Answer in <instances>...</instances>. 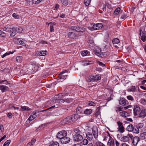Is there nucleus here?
<instances>
[{"instance_id":"nucleus-1","label":"nucleus","mask_w":146,"mask_h":146,"mask_svg":"<svg viewBox=\"0 0 146 146\" xmlns=\"http://www.w3.org/2000/svg\"><path fill=\"white\" fill-rule=\"evenodd\" d=\"M62 93L58 95H56L54 97V99H53V102L54 103L57 104H62L64 102H69V100L68 99H61L59 97L62 95Z\"/></svg>"},{"instance_id":"nucleus-2","label":"nucleus","mask_w":146,"mask_h":146,"mask_svg":"<svg viewBox=\"0 0 146 146\" xmlns=\"http://www.w3.org/2000/svg\"><path fill=\"white\" fill-rule=\"evenodd\" d=\"M67 135V132L64 130L59 131L57 134L56 137L58 139H61L64 136Z\"/></svg>"},{"instance_id":"nucleus-3","label":"nucleus","mask_w":146,"mask_h":146,"mask_svg":"<svg viewBox=\"0 0 146 146\" xmlns=\"http://www.w3.org/2000/svg\"><path fill=\"white\" fill-rule=\"evenodd\" d=\"M103 27L102 23H98L93 25L92 28L89 27V29L91 31L100 29Z\"/></svg>"},{"instance_id":"nucleus-4","label":"nucleus","mask_w":146,"mask_h":146,"mask_svg":"<svg viewBox=\"0 0 146 146\" xmlns=\"http://www.w3.org/2000/svg\"><path fill=\"white\" fill-rule=\"evenodd\" d=\"M133 136L130 134H128L126 136H124L121 137V141L123 142H128L129 140V138L131 139H132Z\"/></svg>"},{"instance_id":"nucleus-5","label":"nucleus","mask_w":146,"mask_h":146,"mask_svg":"<svg viewBox=\"0 0 146 146\" xmlns=\"http://www.w3.org/2000/svg\"><path fill=\"white\" fill-rule=\"evenodd\" d=\"M74 140L75 141H79L83 139L82 136L80 134H76L73 136Z\"/></svg>"},{"instance_id":"nucleus-6","label":"nucleus","mask_w":146,"mask_h":146,"mask_svg":"<svg viewBox=\"0 0 146 146\" xmlns=\"http://www.w3.org/2000/svg\"><path fill=\"white\" fill-rule=\"evenodd\" d=\"M140 35L141 40L143 42L146 40V32L145 31L141 32V30L140 29Z\"/></svg>"},{"instance_id":"nucleus-7","label":"nucleus","mask_w":146,"mask_h":146,"mask_svg":"<svg viewBox=\"0 0 146 146\" xmlns=\"http://www.w3.org/2000/svg\"><path fill=\"white\" fill-rule=\"evenodd\" d=\"M60 140L62 143L66 144L69 142L70 140V138L69 137L66 136L60 139Z\"/></svg>"},{"instance_id":"nucleus-8","label":"nucleus","mask_w":146,"mask_h":146,"mask_svg":"<svg viewBox=\"0 0 146 146\" xmlns=\"http://www.w3.org/2000/svg\"><path fill=\"white\" fill-rule=\"evenodd\" d=\"M118 126V131L121 133H123L124 131V128L122 125V123L119 121L117 122Z\"/></svg>"},{"instance_id":"nucleus-9","label":"nucleus","mask_w":146,"mask_h":146,"mask_svg":"<svg viewBox=\"0 0 146 146\" xmlns=\"http://www.w3.org/2000/svg\"><path fill=\"white\" fill-rule=\"evenodd\" d=\"M141 111V109L139 106H135L134 107L133 111L134 114L136 115L139 114Z\"/></svg>"},{"instance_id":"nucleus-10","label":"nucleus","mask_w":146,"mask_h":146,"mask_svg":"<svg viewBox=\"0 0 146 146\" xmlns=\"http://www.w3.org/2000/svg\"><path fill=\"white\" fill-rule=\"evenodd\" d=\"M9 31L11 36H14L17 33L15 27H14L13 28H10L9 29Z\"/></svg>"},{"instance_id":"nucleus-11","label":"nucleus","mask_w":146,"mask_h":146,"mask_svg":"<svg viewBox=\"0 0 146 146\" xmlns=\"http://www.w3.org/2000/svg\"><path fill=\"white\" fill-rule=\"evenodd\" d=\"M132 140V143L134 145H136L140 140L139 138L137 136L133 137Z\"/></svg>"},{"instance_id":"nucleus-12","label":"nucleus","mask_w":146,"mask_h":146,"mask_svg":"<svg viewBox=\"0 0 146 146\" xmlns=\"http://www.w3.org/2000/svg\"><path fill=\"white\" fill-rule=\"evenodd\" d=\"M63 121L64 123L66 124H68L73 122L70 116H68L64 119Z\"/></svg>"},{"instance_id":"nucleus-13","label":"nucleus","mask_w":146,"mask_h":146,"mask_svg":"<svg viewBox=\"0 0 146 146\" xmlns=\"http://www.w3.org/2000/svg\"><path fill=\"white\" fill-rule=\"evenodd\" d=\"M146 115V110L143 109L140 113H139V117H144Z\"/></svg>"},{"instance_id":"nucleus-14","label":"nucleus","mask_w":146,"mask_h":146,"mask_svg":"<svg viewBox=\"0 0 146 146\" xmlns=\"http://www.w3.org/2000/svg\"><path fill=\"white\" fill-rule=\"evenodd\" d=\"M93 135L94 136L95 138L96 139L98 138V133L97 128H96L92 129Z\"/></svg>"},{"instance_id":"nucleus-15","label":"nucleus","mask_w":146,"mask_h":146,"mask_svg":"<svg viewBox=\"0 0 146 146\" xmlns=\"http://www.w3.org/2000/svg\"><path fill=\"white\" fill-rule=\"evenodd\" d=\"M16 40H17L16 41L18 44L22 45L23 46L25 45V40H24L21 39L20 38H17Z\"/></svg>"},{"instance_id":"nucleus-16","label":"nucleus","mask_w":146,"mask_h":146,"mask_svg":"<svg viewBox=\"0 0 146 146\" xmlns=\"http://www.w3.org/2000/svg\"><path fill=\"white\" fill-rule=\"evenodd\" d=\"M9 89V88L6 86L0 85V90L2 92L7 91Z\"/></svg>"},{"instance_id":"nucleus-17","label":"nucleus","mask_w":146,"mask_h":146,"mask_svg":"<svg viewBox=\"0 0 146 146\" xmlns=\"http://www.w3.org/2000/svg\"><path fill=\"white\" fill-rule=\"evenodd\" d=\"M107 145L108 146H114V141L111 137L108 141Z\"/></svg>"},{"instance_id":"nucleus-18","label":"nucleus","mask_w":146,"mask_h":146,"mask_svg":"<svg viewBox=\"0 0 146 146\" xmlns=\"http://www.w3.org/2000/svg\"><path fill=\"white\" fill-rule=\"evenodd\" d=\"M76 112L77 114H81L83 113L84 111L81 107L79 106L77 108Z\"/></svg>"},{"instance_id":"nucleus-19","label":"nucleus","mask_w":146,"mask_h":146,"mask_svg":"<svg viewBox=\"0 0 146 146\" xmlns=\"http://www.w3.org/2000/svg\"><path fill=\"white\" fill-rule=\"evenodd\" d=\"M72 121L77 120L80 117V116L78 114H74L70 116Z\"/></svg>"},{"instance_id":"nucleus-20","label":"nucleus","mask_w":146,"mask_h":146,"mask_svg":"<svg viewBox=\"0 0 146 146\" xmlns=\"http://www.w3.org/2000/svg\"><path fill=\"white\" fill-rule=\"evenodd\" d=\"M68 35L69 38H74L76 37V36L75 33L73 32H69L68 33Z\"/></svg>"},{"instance_id":"nucleus-21","label":"nucleus","mask_w":146,"mask_h":146,"mask_svg":"<svg viewBox=\"0 0 146 146\" xmlns=\"http://www.w3.org/2000/svg\"><path fill=\"white\" fill-rule=\"evenodd\" d=\"M86 137L89 140H92L93 139V135L92 133L88 132L86 134Z\"/></svg>"},{"instance_id":"nucleus-22","label":"nucleus","mask_w":146,"mask_h":146,"mask_svg":"<svg viewBox=\"0 0 146 146\" xmlns=\"http://www.w3.org/2000/svg\"><path fill=\"white\" fill-rule=\"evenodd\" d=\"M86 29L83 27L77 26L76 31L77 32H84L85 31Z\"/></svg>"},{"instance_id":"nucleus-23","label":"nucleus","mask_w":146,"mask_h":146,"mask_svg":"<svg viewBox=\"0 0 146 146\" xmlns=\"http://www.w3.org/2000/svg\"><path fill=\"white\" fill-rule=\"evenodd\" d=\"M120 115L123 117H126L129 116V114L126 111H123L120 113Z\"/></svg>"},{"instance_id":"nucleus-24","label":"nucleus","mask_w":146,"mask_h":146,"mask_svg":"<svg viewBox=\"0 0 146 146\" xmlns=\"http://www.w3.org/2000/svg\"><path fill=\"white\" fill-rule=\"evenodd\" d=\"M66 71H63L61 72L60 75V78L61 79H65L67 77V75L64 74Z\"/></svg>"},{"instance_id":"nucleus-25","label":"nucleus","mask_w":146,"mask_h":146,"mask_svg":"<svg viewBox=\"0 0 146 146\" xmlns=\"http://www.w3.org/2000/svg\"><path fill=\"white\" fill-rule=\"evenodd\" d=\"M93 63L92 61H84L82 62L83 65L84 66L90 64H92Z\"/></svg>"},{"instance_id":"nucleus-26","label":"nucleus","mask_w":146,"mask_h":146,"mask_svg":"<svg viewBox=\"0 0 146 146\" xmlns=\"http://www.w3.org/2000/svg\"><path fill=\"white\" fill-rule=\"evenodd\" d=\"M21 109L20 110L21 111H24L26 110L27 111H29L31 110V109L26 106H21Z\"/></svg>"},{"instance_id":"nucleus-27","label":"nucleus","mask_w":146,"mask_h":146,"mask_svg":"<svg viewBox=\"0 0 146 146\" xmlns=\"http://www.w3.org/2000/svg\"><path fill=\"white\" fill-rule=\"evenodd\" d=\"M100 107H99L97 108L96 109V112L95 114V116L97 117L100 114Z\"/></svg>"},{"instance_id":"nucleus-28","label":"nucleus","mask_w":146,"mask_h":146,"mask_svg":"<svg viewBox=\"0 0 146 146\" xmlns=\"http://www.w3.org/2000/svg\"><path fill=\"white\" fill-rule=\"evenodd\" d=\"M140 137L142 139H146V132H144L140 134Z\"/></svg>"},{"instance_id":"nucleus-29","label":"nucleus","mask_w":146,"mask_h":146,"mask_svg":"<svg viewBox=\"0 0 146 146\" xmlns=\"http://www.w3.org/2000/svg\"><path fill=\"white\" fill-rule=\"evenodd\" d=\"M133 125H129L127 126L126 128L127 130L129 131H132L133 130Z\"/></svg>"},{"instance_id":"nucleus-30","label":"nucleus","mask_w":146,"mask_h":146,"mask_svg":"<svg viewBox=\"0 0 146 146\" xmlns=\"http://www.w3.org/2000/svg\"><path fill=\"white\" fill-rule=\"evenodd\" d=\"M95 143L96 146H105L104 144L98 140L96 141Z\"/></svg>"},{"instance_id":"nucleus-31","label":"nucleus","mask_w":146,"mask_h":146,"mask_svg":"<svg viewBox=\"0 0 146 146\" xmlns=\"http://www.w3.org/2000/svg\"><path fill=\"white\" fill-rule=\"evenodd\" d=\"M92 112V110L91 109H86L84 111V113L85 114L87 115L90 114Z\"/></svg>"},{"instance_id":"nucleus-32","label":"nucleus","mask_w":146,"mask_h":146,"mask_svg":"<svg viewBox=\"0 0 146 146\" xmlns=\"http://www.w3.org/2000/svg\"><path fill=\"white\" fill-rule=\"evenodd\" d=\"M94 79L95 81H96L100 80L101 79L100 74H98L95 76H94Z\"/></svg>"},{"instance_id":"nucleus-33","label":"nucleus","mask_w":146,"mask_h":146,"mask_svg":"<svg viewBox=\"0 0 146 146\" xmlns=\"http://www.w3.org/2000/svg\"><path fill=\"white\" fill-rule=\"evenodd\" d=\"M121 11V8L120 7H118L114 11V14L115 15H117L120 13Z\"/></svg>"},{"instance_id":"nucleus-34","label":"nucleus","mask_w":146,"mask_h":146,"mask_svg":"<svg viewBox=\"0 0 146 146\" xmlns=\"http://www.w3.org/2000/svg\"><path fill=\"white\" fill-rule=\"evenodd\" d=\"M87 80L88 82H95V80L94 79V76H91L88 78Z\"/></svg>"},{"instance_id":"nucleus-35","label":"nucleus","mask_w":146,"mask_h":146,"mask_svg":"<svg viewBox=\"0 0 146 146\" xmlns=\"http://www.w3.org/2000/svg\"><path fill=\"white\" fill-rule=\"evenodd\" d=\"M58 105L57 104H56V105H53V106L51 107H50V108H49L48 109H47L45 110H44L41 111H40V112H43L45 111H47V110H48L49 109H51L53 108H58Z\"/></svg>"},{"instance_id":"nucleus-36","label":"nucleus","mask_w":146,"mask_h":146,"mask_svg":"<svg viewBox=\"0 0 146 146\" xmlns=\"http://www.w3.org/2000/svg\"><path fill=\"white\" fill-rule=\"evenodd\" d=\"M15 29L17 33H21L23 31V29L21 27H15Z\"/></svg>"},{"instance_id":"nucleus-37","label":"nucleus","mask_w":146,"mask_h":146,"mask_svg":"<svg viewBox=\"0 0 146 146\" xmlns=\"http://www.w3.org/2000/svg\"><path fill=\"white\" fill-rule=\"evenodd\" d=\"M139 129L136 127H133V130L132 131L136 133H138L139 132Z\"/></svg>"},{"instance_id":"nucleus-38","label":"nucleus","mask_w":146,"mask_h":146,"mask_svg":"<svg viewBox=\"0 0 146 146\" xmlns=\"http://www.w3.org/2000/svg\"><path fill=\"white\" fill-rule=\"evenodd\" d=\"M88 53V51L87 50H84L82 52L81 55L83 56H85L87 55Z\"/></svg>"},{"instance_id":"nucleus-39","label":"nucleus","mask_w":146,"mask_h":146,"mask_svg":"<svg viewBox=\"0 0 146 146\" xmlns=\"http://www.w3.org/2000/svg\"><path fill=\"white\" fill-rule=\"evenodd\" d=\"M81 143L83 145H87L88 143V141L86 139H84L81 142Z\"/></svg>"},{"instance_id":"nucleus-40","label":"nucleus","mask_w":146,"mask_h":146,"mask_svg":"<svg viewBox=\"0 0 146 146\" xmlns=\"http://www.w3.org/2000/svg\"><path fill=\"white\" fill-rule=\"evenodd\" d=\"M112 42L113 44H117L119 42V40L118 38H116L113 39Z\"/></svg>"},{"instance_id":"nucleus-41","label":"nucleus","mask_w":146,"mask_h":146,"mask_svg":"<svg viewBox=\"0 0 146 146\" xmlns=\"http://www.w3.org/2000/svg\"><path fill=\"white\" fill-rule=\"evenodd\" d=\"M44 0H33V3L38 4L42 1Z\"/></svg>"},{"instance_id":"nucleus-42","label":"nucleus","mask_w":146,"mask_h":146,"mask_svg":"<svg viewBox=\"0 0 146 146\" xmlns=\"http://www.w3.org/2000/svg\"><path fill=\"white\" fill-rule=\"evenodd\" d=\"M23 59V57L21 56H18L16 58V61L18 62H21Z\"/></svg>"},{"instance_id":"nucleus-43","label":"nucleus","mask_w":146,"mask_h":146,"mask_svg":"<svg viewBox=\"0 0 146 146\" xmlns=\"http://www.w3.org/2000/svg\"><path fill=\"white\" fill-rule=\"evenodd\" d=\"M126 102L125 100L123 99H121L119 100V104L121 105L124 104Z\"/></svg>"},{"instance_id":"nucleus-44","label":"nucleus","mask_w":146,"mask_h":146,"mask_svg":"<svg viewBox=\"0 0 146 146\" xmlns=\"http://www.w3.org/2000/svg\"><path fill=\"white\" fill-rule=\"evenodd\" d=\"M61 2L63 5L65 6L67 5L68 4L67 0H61Z\"/></svg>"},{"instance_id":"nucleus-45","label":"nucleus","mask_w":146,"mask_h":146,"mask_svg":"<svg viewBox=\"0 0 146 146\" xmlns=\"http://www.w3.org/2000/svg\"><path fill=\"white\" fill-rule=\"evenodd\" d=\"M49 146H59V144L57 142H55L51 143Z\"/></svg>"},{"instance_id":"nucleus-46","label":"nucleus","mask_w":146,"mask_h":146,"mask_svg":"<svg viewBox=\"0 0 146 146\" xmlns=\"http://www.w3.org/2000/svg\"><path fill=\"white\" fill-rule=\"evenodd\" d=\"M9 82H8L6 80L0 81V84H2L3 83L5 82L4 84L6 85H7L8 84H9Z\"/></svg>"},{"instance_id":"nucleus-47","label":"nucleus","mask_w":146,"mask_h":146,"mask_svg":"<svg viewBox=\"0 0 146 146\" xmlns=\"http://www.w3.org/2000/svg\"><path fill=\"white\" fill-rule=\"evenodd\" d=\"M13 53V52H6L4 54L1 56V57L2 58H3L5 57L6 56L9 55L10 54H12Z\"/></svg>"},{"instance_id":"nucleus-48","label":"nucleus","mask_w":146,"mask_h":146,"mask_svg":"<svg viewBox=\"0 0 146 146\" xmlns=\"http://www.w3.org/2000/svg\"><path fill=\"white\" fill-rule=\"evenodd\" d=\"M90 0H85L84 3L85 5L86 6L89 5L90 3Z\"/></svg>"},{"instance_id":"nucleus-49","label":"nucleus","mask_w":146,"mask_h":146,"mask_svg":"<svg viewBox=\"0 0 146 146\" xmlns=\"http://www.w3.org/2000/svg\"><path fill=\"white\" fill-rule=\"evenodd\" d=\"M10 143V140H7L6 141L3 145V146H8Z\"/></svg>"},{"instance_id":"nucleus-50","label":"nucleus","mask_w":146,"mask_h":146,"mask_svg":"<svg viewBox=\"0 0 146 146\" xmlns=\"http://www.w3.org/2000/svg\"><path fill=\"white\" fill-rule=\"evenodd\" d=\"M127 98L129 100L131 101H133L134 100L133 98L131 96H127Z\"/></svg>"},{"instance_id":"nucleus-51","label":"nucleus","mask_w":146,"mask_h":146,"mask_svg":"<svg viewBox=\"0 0 146 146\" xmlns=\"http://www.w3.org/2000/svg\"><path fill=\"white\" fill-rule=\"evenodd\" d=\"M111 137L108 135H107V136H105L104 140V141H107L108 140H109L110 139H111Z\"/></svg>"},{"instance_id":"nucleus-52","label":"nucleus","mask_w":146,"mask_h":146,"mask_svg":"<svg viewBox=\"0 0 146 146\" xmlns=\"http://www.w3.org/2000/svg\"><path fill=\"white\" fill-rule=\"evenodd\" d=\"M97 63L100 66H101L103 67H104L105 66V64L103 63L102 62H101L100 61L97 62Z\"/></svg>"},{"instance_id":"nucleus-53","label":"nucleus","mask_w":146,"mask_h":146,"mask_svg":"<svg viewBox=\"0 0 146 146\" xmlns=\"http://www.w3.org/2000/svg\"><path fill=\"white\" fill-rule=\"evenodd\" d=\"M40 67H39V66L38 65H36L34 67V70H35V71H36L39 70L40 69Z\"/></svg>"},{"instance_id":"nucleus-54","label":"nucleus","mask_w":146,"mask_h":146,"mask_svg":"<svg viewBox=\"0 0 146 146\" xmlns=\"http://www.w3.org/2000/svg\"><path fill=\"white\" fill-rule=\"evenodd\" d=\"M88 105L90 106H94L96 105V104L92 101H90L88 103Z\"/></svg>"},{"instance_id":"nucleus-55","label":"nucleus","mask_w":146,"mask_h":146,"mask_svg":"<svg viewBox=\"0 0 146 146\" xmlns=\"http://www.w3.org/2000/svg\"><path fill=\"white\" fill-rule=\"evenodd\" d=\"M77 26H72L70 27V29L72 30H75L76 31Z\"/></svg>"},{"instance_id":"nucleus-56","label":"nucleus","mask_w":146,"mask_h":146,"mask_svg":"<svg viewBox=\"0 0 146 146\" xmlns=\"http://www.w3.org/2000/svg\"><path fill=\"white\" fill-rule=\"evenodd\" d=\"M46 52L45 51H40V55L41 56H44L46 54Z\"/></svg>"},{"instance_id":"nucleus-57","label":"nucleus","mask_w":146,"mask_h":146,"mask_svg":"<svg viewBox=\"0 0 146 146\" xmlns=\"http://www.w3.org/2000/svg\"><path fill=\"white\" fill-rule=\"evenodd\" d=\"M36 141V140L35 139H33L32 141L29 143L28 144L30 145H32L34 144Z\"/></svg>"},{"instance_id":"nucleus-58","label":"nucleus","mask_w":146,"mask_h":146,"mask_svg":"<svg viewBox=\"0 0 146 146\" xmlns=\"http://www.w3.org/2000/svg\"><path fill=\"white\" fill-rule=\"evenodd\" d=\"M74 132L76 134H80L81 133V131L80 130L78 129H76L74 130Z\"/></svg>"},{"instance_id":"nucleus-59","label":"nucleus","mask_w":146,"mask_h":146,"mask_svg":"<svg viewBox=\"0 0 146 146\" xmlns=\"http://www.w3.org/2000/svg\"><path fill=\"white\" fill-rule=\"evenodd\" d=\"M10 29L9 28H8V27H4L3 28V31L5 32H9V29Z\"/></svg>"},{"instance_id":"nucleus-60","label":"nucleus","mask_w":146,"mask_h":146,"mask_svg":"<svg viewBox=\"0 0 146 146\" xmlns=\"http://www.w3.org/2000/svg\"><path fill=\"white\" fill-rule=\"evenodd\" d=\"M12 16L17 19H18L19 18V16L16 14L15 13H13L12 15Z\"/></svg>"},{"instance_id":"nucleus-61","label":"nucleus","mask_w":146,"mask_h":146,"mask_svg":"<svg viewBox=\"0 0 146 146\" xmlns=\"http://www.w3.org/2000/svg\"><path fill=\"white\" fill-rule=\"evenodd\" d=\"M143 127V124L142 123L139 124L137 127L139 129L142 128Z\"/></svg>"},{"instance_id":"nucleus-62","label":"nucleus","mask_w":146,"mask_h":146,"mask_svg":"<svg viewBox=\"0 0 146 146\" xmlns=\"http://www.w3.org/2000/svg\"><path fill=\"white\" fill-rule=\"evenodd\" d=\"M116 111H120L122 110V108L121 107H117L116 108Z\"/></svg>"},{"instance_id":"nucleus-63","label":"nucleus","mask_w":146,"mask_h":146,"mask_svg":"<svg viewBox=\"0 0 146 146\" xmlns=\"http://www.w3.org/2000/svg\"><path fill=\"white\" fill-rule=\"evenodd\" d=\"M135 90V86H132L131 88L130 89V91L131 92H134Z\"/></svg>"},{"instance_id":"nucleus-64","label":"nucleus","mask_w":146,"mask_h":146,"mask_svg":"<svg viewBox=\"0 0 146 146\" xmlns=\"http://www.w3.org/2000/svg\"><path fill=\"white\" fill-rule=\"evenodd\" d=\"M94 53L97 56H99L101 54H100V53L96 51H94Z\"/></svg>"}]
</instances>
